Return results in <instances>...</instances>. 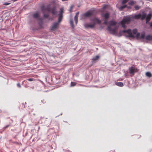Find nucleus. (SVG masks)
Returning <instances> with one entry per match:
<instances>
[{"mask_svg":"<svg viewBox=\"0 0 152 152\" xmlns=\"http://www.w3.org/2000/svg\"><path fill=\"white\" fill-rule=\"evenodd\" d=\"M91 20L93 22V23H95V24L96 23L100 24L101 22V21L97 18H94L91 19Z\"/></svg>","mask_w":152,"mask_h":152,"instance_id":"obj_10","label":"nucleus"},{"mask_svg":"<svg viewBox=\"0 0 152 152\" xmlns=\"http://www.w3.org/2000/svg\"><path fill=\"white\" fill-rule=\"evenodd\" d=\"M152 14L151 13L148 15L147 17L146 18V23H147L150 20L152 17Z\"/></svg>","mask_w":152,"mask_h":152,"instance_id":"obj_12","label":"nucleus"},{"mask_svg":"<svg viewBox=\"0 0 152 152\" xmlns=\"http://www.w3.org/2000/svg\"><path fill=\"white\" fill-rule=\"evenodd\" d=\"M49 16V15L47 14H44V17L45 18H47Z\"/></svg>","mask_w":152,"mask_h":152,"instance_id":"obj_30","label":"nucleus"},{"mask_svg":"<svg viewBox=\"0 0 152 152\" xmlns=\"http://www.w3.org/2000/svg\"><path fill=\"white\" fill-rule=\"evenodd\" d=\"M146 75L148 77H152V75L151 72H147L145 73Z\"/></svg>","mask_w":152,"mask_h":152,"instance_id":"obj_16","label":"nucleus"},{"mask_svg":"<svg viewBox=\"0 0 152 152\" xmlns=\"http://www.w3.org/2000/svg\"><path fill=\"white\" fill-rule=\"evenodd\" d=\"M145 39L147 40H151V36L150 35H147L146 36Z\"/></svg>","mask_w":152,"mask_h":152,"instance_id":"obj_19","label":"nucleus"},{"mask_svg":"<svg viewBox=\"0 0 152 152\" xmlns=\"http://www.w3.org/2000/svg\"><path fill=\"white\" fill-rule=\"evenodd\" d=\"M151 40H152V35L151 36Z\"/></svg>","mask_w":152,"mask_h":152,"instance_id":"obj_42","label":"nucleus"},{"mask_svg":"<svg viewBox=\"0 0 152 152\" xmlns=\"http://www.w3.org/2000/svg\"><path fill=\"white\" fill-rule=\"evenodd\" d=\"M130 21V18L129 17H126L124 18L121 23L122 27L124 28H126V26L125 25V24H129Z\"/></svg>","mask_w":152,"mask_h":152,"instance_id":"obj_3","label":"nucleus"},{"mask_svg":"<svg viewBox=\"0 0 152 152\" xmlns=\"http://www.w3.org/2000/svg\"><path fill=\"white\" fill-rule=\"evenodd\" d=\"M41 10L43 12H44L45 11L47 10L48 12H51L53 15H56L57 14V12L56 10V7H53L52 8H50V6H48L46 8H45L44 6H42L41 7Z\"/></svg>","mask_w":152,"mask_h":152,"instance_id":"obj_2","label":"nucleus"},{"mask_svg":"<svg viewBox=\"0 0 152 152\" xmlns=\"http://www.w3.org/2000/svg\"><path fill=\"white\" fill-rule=\"evenodd\" d=\"M73 6H71L70 7V10H69V11L70 12H71L72 11V10L73 9Z\"/></svg>","mask_w":152,"mask_h":152,"instance_id":"obj_33","label":"nucleus"},{"mask_svg":"<svg viewBox=\"0 0 152 152\" xmlns=\"http://www.w3.org/2000/svg\"><path fill=\"white\" fill-rule=\"evenodd\" d=\"M17 86L18 87V88H20L21 87V86L19 83H18L17 84Z\"/></svg>","mask_w":152,"mask_h":152,"instance_id":"obj_36","label":"nucleus"},{"mask_svg":"<svg viewBox=\"0 0 152 152\" xmlns=\"http://www.w3.org/2000/svg\"><path fill=\"white\" fill-rule=\"evenodd\" d=\"M93 14V11L90 10L87 11L81 15L82 18L85 19L87 17H89L91 16Z\"/></svg>","mask_w":152,"mask_h":152,"instance_id":"obj_4","label":"nucleus"},{"mask_svg":"<svg viewBox=\"0 0 152 152\" xmlns=\"http://www.w3.org/2000/svg\"><path fill=\"white\" fill-rule=\"evenodd\" d=\"M9 126V125H7L6 126H5L4 127V129H6L7 127H8Z\"/></svg>","mask_w":152,"mask_h":152,"instance_id":"obj_37","label":"nucleus"},{"mask_svg":"<svg viewBox=\"0 0 152 152\" xmlns=\"http://www.w3.org/2000/svg\"><path fill=\"white\" fill-rule=\"evenodd\" d=\"M150 27H152V22H151L150 23Z\"/></svg>","mask_w":152,"mask_h":152,"instance_id":"obj_39","label":"nucleus"},{"mask_svg":"<svg viewBox=\"0 0 152 152\" xmlns=\"http://www.w3.org/2000/svg\"><path fill=\"white\" fill-rule=\"evenodd\" d=\"M121 32L127 34L128 35H126V37H127L133 38L134 37L132 34V31L130 29H129L128 30H123L121 31Z\"/></svg>","mask_w":152,"mask_h":152,"instance_id":"obj_5","label":"nucleus"},{"mask_svg":"<svg viewBox=\"0 0 152 152\" xmlns=\"http://www.w3.org/2000/svg\"><path fill=\"white\" fill-rule=\"evenodd\" d=\"M117 22L113 20H111L109 22L110 26H108L107 29L110 33L113 34L117 33L118 28L115 26Z\"/></svg>","mask_w":152,"mask_h":152,"instance_id":"obj_1","label":"nucleus"},{"mask_svg":"<svg viewBox=\"0 0 152 152\" xmlns=\"http://www.w3.org/2000/svg\"><path fill=\"white\" fill-rule=\"evenodd\" d=\"M34 80H35V79H34V78H29V79H27V80L29 81H32Z\"/></svg>","mask_w":152,"mask_h":152,"instance_id":"obj_32","label":"nucleus"},{"mask_svg":"<svg viewBox=\"0 0 152 152\" xmlns=\"http://www.w3.org/2000/svg\"><path fill=\"white\" fill-rule=\"evenodd\" d=\"M102 16L104 17L106 19H108L109 17V14L108 13H107L105 14H103Z\"/></svg>","mask_w":152,"mask_h":152,"instance_id":"obj_13","label":"nucleus"},{"mask_svg":"<svg viewBox=\"0 0 152 152\" xmlns=\"http://www.w3.org/2000/svg\"><path fill=\"white\" fill-rule=\"evenodd\" d=\"M141 17V15L140 14H137V15H134L133 18L135 19H139Z\"/></svg>","mask_w":152,"mask_h":152,"instance_id":"obj_14","label":"nucleus"},{"mask_svg":"<svg viewBox=\"0 0 152 152\" xmlns=\"http://www.w3.org/2000/svg\"><path fill=\"white\" fill-rule=\"evenodd\" d=\"M84 26L86 28H94L95 26V23H93L92 24L86 23L84 24Z\"/></svg>","mask_w":152,"mask_h":152,"instance_id":"obj_8","label":"nucleus"},{"mask_svg":"<svg viewBox=\"0 0 152 152\" xmlns=\"http://www.w3.org/2000/svg\"><path fill=\"white\" fill-rule=\"evenodd\" d=\"M140 8V7L137 5H136L134 7V8L136 10H139Z\"/></svg>","mask_w":152,"mask_h":152,"instance_id":"obj_23","label":"nucleus"},{"mask_svg":"<svg viewBox=\"0 0 152 152\" xmlns=\"http://www.w3.org/2000/svg\"><path fill=\"white\" fill-rule=\"evenodd\" d=\"M146 15L145 14H143L142 15V16H141V19L142 20H144L145 17H146Z\"/></svg>","mask_w":152,"mask_h":152,"instance_id":"obj_21","label":"nucleus"},{"mask_svg":"<svg viewBox=\"0 0 152 152\" xmlns=\"http://www.w3.org/2000/svg\"><path fill=\"white\" fill-rule=\"evenodd\" d=\"M129 71L130 74L133 75L134 74V73L137 71V69L134 68L133 67H131L129 69Z\"/></svg>","mask_w":152,"mask_h":152,"instance_id":"obj_9","label":"nucleus"},{"mask_svg":"<svg viewBox=\"0 0 152 152\" xmlns=\"http://www.w3.org/2000/svg\"><path fill=\"white\" fill-rule=\"evenodd\" d=\"M33 16L34 18H37L39 16V14L38 13H36L33 15Z\"/></svg>","mask_w":152,"mask_h":152,"instance_id":"obj_18","label":"nucleus"},{"mask_svg":"<svg viewBox=\"0 0 152 152\" xmlns=\"http://www.w3.org/2000/svg\"><path fill=\"white\" fill-rule=\"evenodd\" d=\"M136 3L135 1H130L128 3V4L129 5H132Z\"/></svg>","mask_w":152,"mask_h":152,"instance_id":"obj_17","label":"nucleus"},{"mask_svg":"<svg viewBox=\"0 0 152 152\" xmlns=\"http://www.w3.org/2000/svg\"><path fill=\"white\" fill-rule=\"evenodd\" d=\"M46 102V101L44 99H43L41 100L40 101H39V104H42L45 103Z\"/></svg>","mask_w":152,"mask_h":152,"instance_id":"obj_22","label":"nucleus"},{"mask_svg":"<svg viewBox=\"0 0 152 152\" xmlns=\"http://www.w3.org/2000/svg\"><path fill=\"white\" fill-rule=\"evenodd\" d=\"M79 14V12H77L75 15V16L74 17L75 21V23L77 24V23L78 22V15Z\"/></svg>","mask_w":152,"mask_h":152,"instance_id":"obj_11","label":"nucleus"},{"mask_svg":"<svg viewBox=\"0 0 152 152\" xmlns=\"http://www.w3.org/2000/svg\"><path fill=\"white\" fill-rule=\"evenodd\" d=\"M115 84L118 86L123 87L124 86V84L122 82H116L115 83Z\"/></svg>","mask_w":152,"mask_h":152,"instance_id":"obj_15","label":"nucleus"},{"mask_svg":"<svg viewBox=\"0 0 152 152\" xmlns=\"http://www.w3.org/2000/svg\"><path fill=\"white\" fill-rule=\"evenodd\" d=\"M64 9L63 8H61L60 9V13L59 14V17L58 18V23H59L62 21L63 18V15L64 13Z\"/></svg>","mask_w":152,"mask_h":152,"instance_id":"obj_6","label":"nucleus"},{"mask_svg":"<svg viewBox=\"0 0 152 152\" xmlns=\"http://www.w3.org/2000/svg\"><path fill=\"white\" fill-rule=\"evenodd\" d=\"M99 58V56H96L95 58L92 59L94 61H95L96 60L98 59Z\"/></svg>","mask_w":152,"mask_h":152,"instance_id":"obj_25","label":"nucleus"},{"mask_svg":"<svg viewBox=\"0 0 152 152\" xmlns=\"http://www.w3.org/2000/svg\"><path fill=\"white\" fill-rule=\"evenodd\" d=\"M10 4V3H5L3 4L4 5H7Z\"/></svg>","mask_w":152,"mask_h":152,"instance_id":"obj_34","label":"nucleus"},{"mask_svg":"<svg viewBox=\"0 0 152 152\" xmlns=\"http://www.w3.org/2000/svg\"><path fill=\"white\" fill-rule=\"evenodd\" d=\"M127 7L126 5H124L122 6H121L120 8V10H122L124 9L126 7Z\"/></svg>","mask_w":152,"mask_h":152,"instance_id":"obj_24","label":"nucleus"},{"mask_svg":"<svg viewBox=\"0 0 152 152\" xmlns=\"http://www.w3.org/2000/svg\"><path fill=\"white\" fill-rule=\"evenodd\" d=\"M17 0H12V1H17Z\"/></svg>","mask_w":152,"mask_h":152,"instance_id":"obj_41","label":"nucleus"},{"mask_svg":"<svg viewBox=\"0 0 152 152\" xmlns=\"http://www.w3.org/2000/svg\"><path fill=\"white\" fill-rule=\"evenodd\" d=\"M107 20H108V19H105V20H104V24H105V25H107Z\"/></svg>","mask_w":152,"mask_h":152,"instance_id":"obj_31","label":"nucleus"},{"mask_svg":"<svg viewBox=\"0 0 152 152\" xmlns=\"http://www.w3.org/2000/svg\"><path fill=\"white\" fill-rule=\"evenodd\" d=\"M145 37V34L144 33H142L141 34L140 37L142 39H144Z\"/></svg>","mask_w":152,"mask_h":152,"instance_id":"obj_27","label":"nucleus"},{"mask_svg":"<svg viewBox=\"0 0 152 152\" xmlns=\"http://www.w3.org/2000/svg\"><path fill=\"white\" fill-rule=\"evenodd\" d=\"M70 23L71 25V26H72V27L73 28H74V23L73 22V20H70Z\"/></svg>","mask_w":152,"mask_h":152,"instance_id":"obj_20","label":"nucleus"},{"mask_svg":"<svg viewBox=\"0 0 152 152\" xmlns=\"http://www.w3.org/2000/svg\"><path fill=\"white\" fill-rule=\"evenodd\" d=\"M59 23L58 22H55L53 24L51 27V29L52 31H55L58 28Z\"/></svg>","mask_w":152,"mask_h":152,"instance_id":"obj_7","label":"nucleus"},{"mask_svg":"<svg viewBox=\"0 0 152 152\" xmlns=\"http://www.w3.org/2000/svg\"><path fill=\"white\" fill-rule=\"evenodd\" d=\"M132 32H133V33L134 34H135L137 33V29H134L132 31Z\"/></svg>","mask_w":152,"mask_h":152,"instance_id":"obj_29","label":"nucleus"},{"mask_svg":"<svg viewBox=\"0 0 152 152\" xmlns=\"http://www.w3.org/2000/svg\"><path fill=\"white\" fill-rule=\"evenodd\" d=\"M76 83L75 82H71V86H76Z\"/></svg>","mask_w":152,"mask_h":152,"instance_id":"obj_26","label":"nucleus"},{"mask_svg":"<svg viewBox=\"0 0 152 152\" xmlns=\"http://www.w3.org/2000/svg\"><path fill=\"white\" fill-rule=\"evenodd\" d=\"M107 5H105L103 7V9H105L107 7Z\"/></svg>","mask_w":152,"mask_h":152,"instance_id":"obj_38","label":"nucleus"},{"mask_svg":"<svg viewBox=\"0 0 152 152\" xmlns=\"http://www.w3.org/2000/svg\"><path fill=\"white\" fill-rule=\"evenodd\" d=\"M140 35V33H137V34L136 36L137 38H139Z\"/></svg>","mask_w":152,"mask_h":152,"instance_id":"obj_35","label":"nucleus"},{"mask_svg":"<svg viewBox=\"0 0 152 152\" xmlns=\"http://www.w3.org/2000/svg\"><path fill=\"white\" fill-rule=\"evenodd\" d=\"M129 0H123L122 1V4H124L127 3Z\"/></svg>","mask_w":152,"mask_h":152,"instance_id":"obj_28","label":"nucleus"},{"mask_svg":"<svg viewBox=\"0 0 152 152\" xmlns=\"http://www.w3.org/2000/svg\"><path fill=\"white\" fill-rule=\"evenodd\" d=\"M8 82H9V80H8V79H7V83H8Z\"/></svg>","mask_w":152,"mask_h":152,"instance_id":"obj_40","label":"nucleus"}]
</instances>
